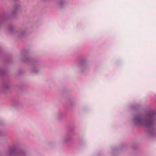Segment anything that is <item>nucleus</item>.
I'll return each mask as SVG.
<instances>
[{
  "label": "nucleus",
  "mask_w": 156,
  "mask_h": 156,
  "mask_svg": "<svg viewBox=\"0 0 156 156\" xmlns=\"http://www.w3.org/2000/svg\"><path fill=\"white\" fill-rule=\"evenodd\" d=\"M135 126L143 125L148 129L150 136L152 137L156 136V112L151 110L148 112L145 119L141 113L135 115L132 119Z\"/></svg>",
  "instance_id": "f257e3e1"
},
{
  "label": "nucleus",
  "mask_w": 156,
  "mask_h": 156,
  "mask_svg": "<svg viewBox=\"0 0 156 156\" xmlns=\"http://www.w3.org/2000/svg\"><path fill=\"white\" fill-rule=\"evenodd\" d=\"M9 156H27L26 152L17 146L13 145L9 147L8 151Z\"/></svg>",
  "instance_id": "f03ea898"
},
{
  "label": "nucleus",
  "mask_w": 156,
  "mask_h": 156,
  "mask_svg": "<svg viewBox=\"0 0 156 156\" xmlns=\"http://www.w3.org/2000/svg\"><path fill=\"white\" fill-rule=\"evenodd\" d=\"M76 66L79 71L82 73H87L89 69V66L87 63V61L86 59L81 60L80 62L78 63Z\"/></svg>",
  "instance_id": "7ed1b4c3"
},
{
  "label": "nucleus",
  "mask_w": 156,
  "mask_h": 156,
  "mask_svg": "<svg viewBox=\"0 0 156 156\" xmlns=\"http://www.w3.org/2000/svg\"><path fill=\"white\" fill-rule=\"evenodd\" d=\"M73 134V130L71 129L64 135L61 137V140L63 144H67L71 141L70 136Z\"/></svg>",
  "instance_id": "20e7f679"
},
{
  "label": "nucleus",
  "mask_w": 156,
  "mask_h": 156,
  "mask_svg": "<svg viewBox=\"0 0 156 156\" xmlns=\"http://www.w3.org/2000/svg\"><path fill=\"white\" fill-rule=\"evenodd\" d=\"M28 51L27 50L23 51L22 52V54L23 56V61L25 62L28 63L29 62H33L32 60L27 55L28 53Z\"/></svg>",
  "instance_id": "39448f33"
},
{
  "label": "nucleus",
  "mask_w": 156,
  "mask_h": 156,
  "mask_svg": "<svg viewBox=\"0 0 156 156\" xmlns=\"http://www.w3.org/2000/svg\"><path fill=\"white\" fill-rule=\"evenodd\" d=\"M13 10L12 12V15L13 16H15L16 14L17 11L20 9V6L19 4L15 3L13 6Z\"/></svg>",
  "instance_id": "423d86ee"
},
{
  "label": "nucleus",
  "mask_w": 156,
  "mask_h": 156,
  "mask_svg": "<svg viewBox=\"0 0 156 156\" xmlns=\"http://www.w3.org/2000/svg\"><path fill=\"white\" fill-rule=\"evenodd\" d=\"M26 32L22 30L18 31L16 33V35L18 37H21L26 35Z\"/></svg>",
  "instance_id": "0eeeda50"
},
{
  "label": "nucleus",
  "mask_w": 156,
  "mask_h": 156,
  "mask_svg": "<svg viewBox=\"0 0 156 156\" xmlns=\"http://www.w3.org/2000/svg\"><path fill=\"white\" fill-rule=\"evenodd\" d=\"M4 88L6 89L9 88L10 87L9 85V81L8 80L4 79L3 81L2 82Z\"/></svg>",
  "instance_id": "6e6552de"
},
{
  "label": "nucleus",
  "mask_w": 156,
  "mask_h": 156,
  "mask_svg": "<svg viewBox=\"0 0 156 156\" xmlns=\"http://www.w3.org/2000/svg\"><path fill=\"white\" fill-rule=\"evenodd\" d=\"M7 75V73L6 71L0 68V76L3 78L6 76Z\"/></svg>",
  "instance_id": "1a4fd4ad"
},
{
  "label": "nucleus",
  "mask_w": 156,
  "mask_h": 156,
  "mask_svg": "<svg viewBox=\"0 0 156 156\" xmlns=\"http://www.w3.org/2000/svg\"><path fill=\"white\" fill-rule=\"evenodd\" d=\"M66 4V1L65 0H62L59 1L58 4L60 8H62Z\"/></svg>",
  "instance_id": "9d476101"
},
{
  "label": "nucleus",
  "mask_w": 156,
  "mask_h": 156,
  "mask_svg": "<svg viewBox=\"0 0 156 156\" xmlns=\"http://www.w3.org/2000/svg\"><path fill=\"white\" fill-rule=\"evenodd\" d=\"M38 68L36 66H34L32 69V71L33 72L37 73L39 71Z\"/></svg>",
  "instance_id": "9b49d317"
},
{
  "label": "nucleus",
  "mask_w": 156,
  "mask_h": 156,
  "mask_svg": "<svg viewBox=\"0 0 156 156\" xmlns=\"http://www.w3.org/2000/svg\"><path fill=\"white\" fill-rule=\"evenodd\" d=\"M7 19V18L4 17H2L0 18V27L2 25V24L3 23L4 20H6Z\"/></svg>",
  "instance_id": "f8f14e48"
},
{
  "label": "nucleus",
  "mask_w": 156,
  "mask_h": 156,
  "mask_svg": "<svg viewBox=\"0 0 156 156\" xmlns=\"http://www.w3.org/2000/svg\"><path fill=\"white\" fill-rule=\"evenodd\" d=\"M9 30L11 32H13L14 30V27L12 26H9Z\"/></svg>",
  "instance_id": "ddd939ff"
},
{
  "label": "nucleus",
  "mask_w": 156,
  "mask_h": 156,
  "mask_svg": "<svg viewBox=\"0 0 156 156\" xmlns=\"http://www.w3.org/2000/svg\"><path fill=\"white\" fill-rule=\"evenodd\" d=\"M62 116V114L61 112H59L57 114V117L59 118H61Z\"/></svg>",
  "instance_id": "4468645a"
},
{
  "label": "nucleus",
  "mask_w": 156,
  "mask_h": 156,
  "mask_svg": "<svg viewBox=\"0 0 156 156\" xmlns=\"http://www.w3.org/2000/svg\"><path fill=\"white\" fill-rule=\"evenodd\" d=\"M3 133V131H2L1 130H0V136H2V134Z\"/></svg>",
  "instance_id": "2eb2a0df"
},
{
  "label": "nucleus",
  "mask_w": 156,
  "mask_h": 156,
  "mask_svg": "<svg viewBox=\"0 0 156 156\" xmlns=\"http://www.w3.org/2000/svg\"><path fill=\"white\" fill-rule=\"evenodd\" d=\"M70 106H72V105L71 104H70Z\"/></svg>",
  "instance_id": "dca6fc26"
}]
</instances>
